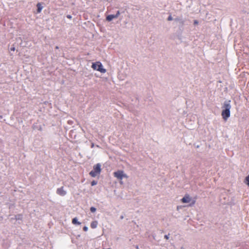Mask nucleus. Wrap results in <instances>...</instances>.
Masks as SVG:
<instances>
[{"instance_id": "f257e3e1", "label": "nucleus", "mask_w": 249, "mask_h": 249, "mask_svg": "<svg viewBox=\"0 0 249 249\" xmlns=\"http://www.w3.org/2000/svg\"><path fill=\"white\" fill-rule=\"evenodd\" d=\"M223 107L225 109L222 110L221 115L223 119L225 121H227L228 118L230 116V109L231 108V106L229 103H225Z\"/></svg>"}, {"instance_id": "f03ea898", "label": "nucleus", "mask_w": 249, "mask_h": 249, "mask_svg": "<svg viewBox=\"0 0 249 249\" xmlns=\"http://www.w3.org/2000/svg\"><path fill=\"white\" fill-rule=\"evenodd\" d=\"M101 165L100 163L94 165L93 167V170L89 173V175L93 178L99 175L101 172Z\"/></svg>"}, {"instance_id": "7ed1b4c3", "label": "nucleus", "mask_w": 249, "mask_h": 249, "mask_svg": "<svg viewBox=\"0 0 249 249\" xmlns=\"http://www.w3.org/2000/svg\"><path fill=\"white\" fill-rule=\"evenodd\" d=\"M91 67L93 70L99 71L102 73H105L106 72V70L103 68L102 63L99 61L93 63Z\"/></svg>"}, {"instance_id": "20e7f679", "label": "nucleus", "mask_w": 249, "mask_h": 249, "mask_svg": "<svg viewBox=\"0 0 249 249\" xmlns=\"http://www.w3.org/2000/svg\"><path fill=\"white\" fill-rule=\"evenodd\" d=\"M181 201L184 203L191 202V204H189L190 206H193L196 203V200H193L188 194L185 195L181 199Z\"/></svg>"}, {"instance_id": "39448f33", "label": "nucleus", "mask_w": 249, "mask_h": 249, "mask_svg": "<svg viewBox=\"0 0 249 249\" xmlns=\"http://www.w3.org/2000/svg\"><path fill=\"white\" fill-rule=\"evenodd\" d=\"M113 175L114 177L116 178L119 180H122V179L124 178H127L128 176L125 174L123 171L122 170H118L116 172L113 173Z\"/></svg>"}, {"instance_id": "423d86ee", "label": "nucleus", "mask_w": 249, "mask_h": 249, "mask_svg": "<svg viewBox=\"0 0 249 249\" xmlns=\"http://www.w3.org/2000/svg\"><path fill=\"white\" fill-rule=\"evenodd\" d=\"M120 13L119 11H118L116 15H109L106 18L107 20L108 21H111L113 18H117L120 15Z\"/></svg>"}, {"instance_id": "0eeeda50", "label": "nucleus", "mask_w": 249, "mask_h": 249, "mask_svg": "<svg viewBox=\"0 0 249 249\" xmlns=\"http://www.w3.org/2000/svg\"><path fill=\"white\" fill-rule=\"evenodd\" d=\"M56 193L60 196H64L66 195L67 192L64 190L63 187H61L57 189Z\"/></svg>"}, {"instance_id": "6e6552de", "label": "nucleus", "mask_w": 249, "mask_h": 249, "mask_svg": "<svg viewBox=\"0 0 249 249\" xmlns=\"http://www.w3.org/2000/svg\"><path fill=\"white\" fill-rule=\"evenodd\" d=\"M98 222L96 221H92L90 224V227L92 229H95L97 227Z\"/></svg>"}, {"instance_id": "1a4fd4ad", "label": "nucleus", "mask_w": 249, "mask_h": 249, "mask_svg": "<svg viewBox=\"0 0 249 249\" xmlns=\"http://www.w3.org/2000/svg\"><path fill=\"white\" fill-rule=\"evenodd\" d=\"M72 223L73 224H77V225H80L81 224V223L77 221V219L76 217H75V218L72 219Z\"/></svg>"}, {"instance_id": "9d476101", "label": "nucleus", "mask_w": 249, "mask_h": 249, "mask_svg": "<svg viewBox=\"0 0 249 249\" xmlns=\"http://www.w3.org/2000/svg\"><path fill=\"white\" fill-rule=\"evenodd\" d=\"M36 6H37V12L38 13H40L41 10H42V7L41 6V4L40 3H38L37 4Z\"/></svg>"}, {"instance_id": "9b49d317", "label": "nucleus", "mask_w": 249, "mask_h": 249, "mask_svg": "<svg viewBox=\"0 0 249 249\" xmlns=\"http://www.w3.org/2000/svg\"><path fill=\"white\" fill-rule=\"evenodd\" d=\"M244 183L249 187V175L246 177Z\"/></svg>"}, {"instance_id": "f8f14e48", "label": "nucleus", "mask_w": 249, "mask_h": 249, "mask_svg": "<svg viewBox=\"0 0 249 249\" xmlns=\"http://www.w3.org/2000/svg\"><path fill=\"white\" fill-rule=\"evenodd\" d=\"M96 208L93 207H91L90 209V210L92 213L95 212L96 211Z\"/></svg>"}, {"instance_id": "ddd939ff", "label": "nucleus", "mask_w": 249, "mask_h": 249, "mask_svg": "<svg viewBox=\"0 0 249 249\" xmlns=\"http://www.w3.org/2000/svg\"><path fill=\"white\" fill-rule=\"evenodd\" d=\"M97 184V181H95V180H93L92 181H91V186H94V185H95Z\"/></svg>"}, {"instance_id": "4468645a", "label": "nucleus", "mask_w": 249, "mask_h": 249, "mask_svg": "<svg viewBox=\"0 0 249 249\" xmlns=\"http://www.w3.org/2000/svg\"><path fill=\"white\" fill-rule=\"evenodd\" d=\"M88 230V228L86 226H85L83 228V230L85 231H87Z\"/></svg>"}, {"instance_id": "2eb2a0df", "label": "nucleus", "mask_w": 249, "mask_h": 249, "mask_svg": "<svg viewBox=\"0 0 249 249\" xmlns=\"http://www.w3.org/2000/svg\"><path fill=\"white\" fill-rule=\"evenodd\" d=\"M173 19V18L171 16H169L168 18V20L169 21L172 20Z\"/></svg>"}, {"instance_id": "dca6fc26", "label": "nucleus", "mask_w": 249, "mask_h": 249, "mask_svg": "<svg viewBox=\"0 0 249 249\" xmlns=\"http://www.w3.org/2000/svg\"><path fill=\"white\" fill-rule=\"evenodd\" d=\"M10 50H11V51H15V48L14 47H11V48H10Z\"/></svg>"}, {"instance_id": "f3484780", "label": "nucleus", "mask_w": 249, "mask_h": 249, "mask_svg": "<svg viewBox=\"0 0 249 249\" xmlns=\"http://www.w3.org/2000/svg\"><path fill=\"white\" fill-rule=\"evenodd\" d=\"M198 21L197 20H195L194 21V24H198Z\"/></svg>"}, {"instance_id": "a211bd4d", "label": "nucleus", "mask_w": 249, "mask_h": 249, "mask_svg": "<svg viewBox=\"0 0 249 249\" xmlns=\"http://www.w3.org/2000/svg\"><path fill=\"white\" fill-rule=\"evenodd\" d=\"M67 17L68 18H71V15H67Z\"/></svg>"}, {"instance_id": "6ab92c4d", "label": "nucleus", "mask_w": 249, "mask_h": 249, "mask_svg": "<svg viewBox=\"0 0 249 249\" xmlns=\"http://www.w3.org/2000/svg\"><path fill=\"white\" fill-rule=\"evenodd\" d=\"M164 237H165V238L166 239H168V235H165V236H164Z\"/></svg>"}, {"instance_id": "aec40b11", "label": "nucleus", "mask_w": 249, "mask_h": 249, "mask_svg": "<svg viewBox=\"0 0 249 249\" xmlns=\"http://www.w3.org/2000/svg\"><path fill=\"white\" fill-rule=\"evenodd\" d=\"M93 146H94V144L92 143L91 145V147H93Z\"/></svg>"}]
</instances>
